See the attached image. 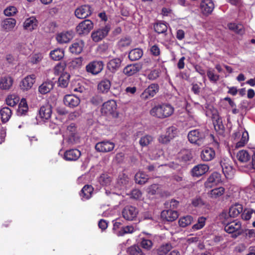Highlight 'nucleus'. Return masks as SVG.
I'll use <instances>...</instances> for the list:
<instances>
[{"label":"nucleus","mask_w":255,"mask_h":255,"mask_svg":"<svg viewBox=\"0 0 255 255\" xmlns=\"http://www.w3.org/2000/svg\"><path fill=\"white\" fill-rule=\"evenodd\" d=\"M174 112V108L171 105L164 103L153 107L150 111V114L155 118L164 119L172 116Z\"/></svg>","instance_id":"f257e3e1"},{"label":"nucleus","mask_w":255,"mask_h":255,"mask_svg":"<svg viewBox=\"0 0 255 255\" xmlns=\"http://www.w3.org/2000/svg\"><path fill=\"white\" fill-rule=\"evenodd\" d=\"M221 181V174L217 172H213L208 178L205 183V186L207 189L212 188L210 191H215L218 190L219 191H225V188L219 186L215 187Z\"/></svg>","instance_id":"f03ea898"},{"label":"nucleus","mask_w":255,"mask_h":255,"mask_svg":"<svg viewBox=\"0 0 255 255\" xmlns=\"http://www.w3.org/2000/svg\"><path fill=\"white\" fill-rule=\"evenodd\" d=\"M207 134V132L202 130L194 129L188 133V140L191 143L201 146L205 143Z\"/></svg>","instance_id":"7ed1b4c3"},{"label":"nucleus","mask_w":255,"mask_h":255,"mask_svg":"<svg viewBox=\"0 0 255 255\" xmlns=\"http://www.w3.org/2000/svg\"><path fill=\"white\" fill-rule=\"evenodd\" d=\"M224 230L227 233L233 234L232 237L234 238H236L244 233V230L242 228L241 222L237 220L227 224L225 226Z\"/></svg>","instance_id":"20e7f679"},{"label":"nucleus","mask_w":255,"mask_h":255,"mask_svg":"<svg viewBox=\"0 0 255 255\" xmlns=\"http://www.w3.org/2000/svg\"><path fill=\"white\" fill-rule=\"evenodd\" d=\"M94 24L90 19H85L81 21L76 27V30L79 35L87 34L93 29Z\"/></svg>","instance_id":"39448f33"},{"label":"nucleus","mask_w":255,"mask_h":255,"mask_svg":"<svg viewBox=\"0 0 255 255\" xmlns=\"http://www.w3.org/2000/svg\"><path fill=\"white\" fill-rule=\"evenodd\" d=\"M138 210L132 206H126L123 210L122 215L124 219L128 221H133L137 217Z\"/></svg>","instance_id":"423d86ee"},{"label":"nucleus","mask_w":255,"mask_h":255,"mask_svg":"<svg viewBox=\"0 0 255 255\" xmlns=\"http://www.w3.org/2000/svg\"><path fill=\"white\" fill-rule=\"evenodd\" d=\"M135 139L138 138L139 140V144L141 147H146L152 143L153 141L154 138L149 134H143V132L139 131L136 132L134 135Z\"/></svg>","instance_id":"0eeeda50"},{"label":"nucleus","mask_w":255,"mask_h":255,"mask_svg":"<svg viewBox=\"0 0 255 255\" xmlns=\"http://www.w3.org/2000/svg\"><path fill=\"white\" fill-rule=\"evenodd\" d=\"M104 63L102 61H93L86 67V71L93 75L100 73L103 69Z\"/></svg>","instance_id":"6e6552de"},{"label":"nucleus","mask_w":255,"mask_h":255,"mask_svg":"<svg viewBox=\"0 0 255 255\" xmlns=\"http://www.w3.org/2000/svg\"><path fill=\"white\" fill-rule=\"evenodd\" d=\"M92 13L91 7L88 4L82 5L77 8L75 10V16L79 19H84Z\"/></svg>","instance_id":"1a4fd4ad"},{"label":"nucleus","mask_w":255,"mask_h":255,"mask_svg":"<svg viewBox=\"0 0 255 255\" xmlns=\"http://www.w3.org/2000/svg\"><path fill=\"white\" fill-rule=\"evenodd\" d=\"M67 132L69 134L68 142L69 144H74L79 142V138L77 134V129L75 124L72 123L67 127Z\"/></svg>","instance_id":"9d476101"},{"label":"nucleus","mask_w":255,"mask_h":255,"mask_svg":"<svg viewBox=\"0 0 255 255\" xmlns=\"http://www.w3.org/2000/svg\"><path fill=\"white\" fill-rule=\"evenodd\" d=\"M110 30V26L106 25L102 28H99L93 31L91 34L93 40L96 42L101 41L108 35Z\"/></svg>","instance_id":"9b49d317"},{"label":"nucleus","mask_w":255,"mask_h":255,"mask_svg":"<svg viewBox=\"0 0 255 255\" xmlns=\"http://www.w3.org/2000/svg\"><path fill=\"white\" fill-rule=\"evenodd\" d=\"M159 87L158 84L153 83L150 84L144 90L141 95L142 99L146 100L149 98L154 97L159 91Z\"/></svg>","instance_id":"f8f14e48"},{"label":"nucleus","mask_w":255,"mask_h":255,"mask_svg":"<svg viewBox=\"0 0 255 255\" xmlns=\"http://www.w3.org/2000/svg\"><path fill=\"white\" fill-rule=\"evenodd\" d=\"M115 143L109 140H104L98 142L95 149L98 152H108L112 151L115 147Z\"/></svg>","instance_id":"ddd939ff"},{"label":"nucleus","mask_w":255,"mask_h":255,"mask_svg":"<svg viewBox=\"0 0 255 255\" xmlns=\"http://www.w3.org/2000/svg\"><path fill=\"white\" fill-rule=\"evenodd\" d=\"M117 109V104L115 101H108L103 104L101 112L103 114L114 115Z\"/></svg>","instance_id":"4468645a"},{"label":"nucleus","mask_w":255,"mask_h":255,"mask_svg":"<svg viewBox=\"0 0 255 255\" xmlns=\"http://www.w3.org/2000/svg\"><path fill=\"white\" fill-rule=\"evenodd\" d=\"M130 186L129 179L127 175L124 173L120 174L117 183V187L120 190H127Z\"/></svg>","instance_id":"2eb2a0df"},{"label":"nucleus","mask_w":255,"mask_h":255,"mask_svg":"<svg viewBox=\"0 0 255 255\" xmlns=\"http://www.w3.org/2000/svg\"><path fill=\"white\" fill-rule=\"evenodd\" d=\"M36 76L34 74L28 75L25 77L20 83L19 86L23 91L31 88L35 82Z\"/></svg>","instance_id":"dca6fc26"},{"label":"nucleus","mask_w":255,"mask_h":255,"mask_svg":"<svg viewBox=\"0 0 255 255\" xmlns=\"http://www.w3.org/2000/svg\"><path fill=\"white\" fill-rule=\"evenodd\" d=\"M63 102L65 106L73 108L79 105L80 100L74 95H66L64 97Z\"/></svg>","instance_id":"f3484780"},{"label":"nucleus","mask_w":255,"mask_h":255,"mask_svg":"<svg viewBox=\"0 0 255 255\" xmlns=\"http://www.w3.org/2000/svg\"><path fill=\"white\" fill-rule=\"evenodd\" d=\"M178 217V212L172 209L163 210L161 213V218L163 221L173 222L176 220Z\"/></svg>","instance_id":"a211bd4d"},{"label":"nucleus","mask_w":255,"mask_h":255,"mask_svg":"<svg viewBox=\"0 0 255 255\" xmlns=\"http://www.w3.org/2000/svg\"><path fill=\"white\" fill-rule=\"evenodd\" d=\"M142 67V64L141 63L129 64L124 68L123 72L125 75L130 76L139 72Z\"/></svg>","instance_id":"6ab92c4d"},{"label":"nucleus","mask_w":255,"mask_h":255,"mask_svg":"<svg viewBox=\"0 0 255 255\" xmlns=\"http://www.w3.org/2000/svg\"><path fill=\"white\" fill-rule=\"evenodd\" d=\"M172 249V246L170 243L163 244L158 247L152 251L153 255H166Z\"/></svg>","instance_id":"aec40b11"},{"label":"nucleus","mask_w":255,"mask_h":255,"mask_svg":"<svg viewBox=\"0 0 255 255\" xmlns=\"http://www.w3.org/2000/svg\"><path fill=\"white\" fill-rule=\"evenodd\" d=\"M200 8L203 14H211L214 8V4L212 0H202Z\"/></svg>","instance_id":"412c9836"},{"label":"nucleus","mask_w":255,"mask_h":255,"mask_svg":"<svg viewBox=\"0 0 255 255\" xmlns=\"http://www.w3.org/2000/svg\"><path fill=\"white\" fill-rule=\"evenodd\" d=\"M52 114V106L49 103L42 106L39 111L40 117L43 120H48Z\"/></svg>","instance_id":"4be33fe9"},{"label":"nucleus","mask_w":255,"mask_h":255,"mask_svg":"<svg viewBox=\"0 0 255 255\" xmlns=\"http://www.w3.org/2000/svg\"><path fill=\"white\" fill-rule=\"evenodd\" d=\"M81 152L77 149L66 150L64 154V158L67 161H76L81 156Z\"/></svg>","instance_id":"5701e85b"},{"label":"nucleus","mask_w":255,"mask_h":255,"mask_svg":"<svg viewBox=\"0 0 255 255\" xmlns=\"http://www.w3.org/2000/svg\"><path fill=\"white\" fill-rule=\"evenodd\" d=\"M215 129L218 132L222 133L225 129L222 120L218 114H213L212 117Z\"/></svg>","instance_id":"b1692460"},{"label":"nucleus","mask_w":255,"mask_h":255,"mask_svg":"<svg viewBox=\"0 0 255 255\" xmlns=\"http://www.w3.org/2000/svg\"><path fill=\"white\" fill-rule=\"evenodd\" d=\"M84 46V42L82 40H77L69 47L70 51L74 54H79L82 52Z\"/></svg>","instance_id":"393cba45"},{"label":"nucleus","mask_w":255,"mask_h":255,"mask_svg":"<svg viewBox=\"0 0 255 255\" xmlns=\"http://www.w3.org/2000/svg\"><path fill=\"white\" fill-rule=\"evenodd\" d=\"M209 170V166L206 164H198L192 170V174L194 177H199L205 174Z\"/></svg>","instance_id":"a878e982"},{"label":"nucleus","mask_w":255,"mask_h":255,"mask_svg":"<svg viewBox=\"0 0 255 255\" xmlns=\"http://www.w3.org/2000/svg\"><path fill=\"white\" fill-rule=\"evenodd\" d=\"M122 60L115 58L110 60L107 63V68L112 73L117 72L121 67Z\"/></svg>","instance_id":"bb28decb"},{"label":"nucleus","mask_w":255,"mask_h":255,"mask_svg":"<svg viewBox=\"0 0 255 255\" xmlns=\"http://www.w3.org/2000/svg\"><path fill=\"white\" fill-rule=\"evenodd\" d=\"M215 156L214 150L210 147H206L203 149L201 153V159L205 161L212 160Z\"/></svg>","instance_id":"cd10ccee"},{"label":"nucleus","mask_w":255,"mask_h":255,"mask_svg":"<svg viewBox=\"0 0 255 255\" xmlns=\"http://www.w3.org/2000/svg\"><path fill=\"white\" fill-rule=\"evenodd\" d=\"M243 211V205L239 203H235L230 207L229 214L231 217L235 218L242 213Z\"/></svg>","instance_id":"c85d7f7f"},{"label":"nucleus","mask_w":255,"mask_h":255,"mask_svg":"<svg viewBox=\"0 0 255 255\" xmlns=\"http://www.w3.org/2000/svg\"><path fill=\"white\" fill-rule=\"evenodd\" d=\"M13 79L9 76H5L0 79V89L2 90H8L13 84Z\"/></svg>","instance_id":"c756f323"},{"label":"nucleus","mask_w":255,"mask_h":255,"mask_svg":"<svg viewBox=\"0 0 255 255\" xmlns=\"http://www.w3.org/2000/svg\"><path fill=\"white\" fill-rule=\"evenodd\" d=\"M38 21L34 16L27 18L23 23L24 28L30 31L36 29Z\"/></svg>","instance_id":"7c9ffc66"},{"label":"nucleus","mask_w":255,"mask_h":255,"mask_svg":"<svg viewBox=\"0 0 255 255\" xmlns=\"http://www.w3.org/2000/svg\"><path fill=\"white\" fill-rule=\"evenodd\" d=\"M54 84L51 81H46L40 85L38 88V91L41 94L44 95L49 92L53 88Z\"/></svg>","instance_id":"2f4dec72"},{"label":"nucleus","mask_w":255,"mask_h":255,"mask_svg":"<svg viewBox=\"0 0 255 255\" xmlns=\"http://www.w3.org/2000/svg\"><path fill=\"white\" fill-rule=\"evenodd\" d=\"M220 165L224 175L226 177L229 178L233 172L232 166L229 164L226 159L222 160L220 162Z\"/></svg>","instance_id":"473e14b6"},{"label":"nucleus","mask_w":255,"mask_h":255,"mask_svg":"<svg viewBox=\"0 0 255 255\" xmlns=\"http://www.w3.org/2000/svg\"><path fill=\"white\" fill-rule=\"evenodd\" d=\"M111 86V81L107 79H104L99 83L98 90L102 93H107L109 91Z\"/></svg>","instance_id":"72a5a7b5"},{"label":"nucleus","mask_w":255,"mask_h":255,"mask_svg":"<svg viewBox=\"0 0 255 255\" xmlns=\"http://www.w3.org/2000/svg\"><path fill=\"white\" fill-rule=\"evenodd\" d=\"M11 110L6 107L2 108L0 110V119L2 123H5L8 121L11 116Z\"/></svg>","instance_id":"f704fd0d"},{"label":"nucleus","mask_w":255,"mask_h":255,"mask_svg":"<svg viewBox=\"0 0 255 255\" xmlns=\"http://www.w3.org/2000/svg\"><path fill=\"white\" fill-rule=\"evenodd\" d=\"M143 55V51L141 49L135 48L131 50L128 54V58L131 61L139 60Z\"/></svg>","instance_id":"c9c22d12"},{"label":"nucleus","mask_w":255,"mask_h":255,"mask_svg":"<svg viewBox=\"0 0 255 255\" xmlns=\"http://www.w3.org/2000/svg\"><path fill=\"white\" fill-rule=\"evenodd\" d=\"M100 184L103 186H108L110 185L112 179L109 174L104 173L102 174L98 179Z\"/></svg>","instance_id":"e433bc0d"},{"label":"nucleus","mask_w":255,"mask_h":255,"mask_svg":"<svg viewBox=\"0 0 255 255\" xmlns=\"http://www.w3.org/2000/svg\"><path fill=\"white\" fill-rule=\"evenodd\" d=\"M72 37L69 32L61 33L56 36V39L59 43H65L70 41Z\"/></svg>","instance_id":"4c0bfd02"},{"label":"nucleus","mask_w":255,"mask_h":255,"mask_svg":"<svg viewBox=\"0 0 255 255\" xmlns=\"http://www.w3.org/2000/svg\"><path fill=\"white\" fill-rule=\"evenodd\" d=\"M70 75L69 74L63 73L58 79L59 85L62 88H66L68 85Z\"/></svg>","instance_id":"58836bf2"},{"label":"nucleus","mask_w":255,"mask_h":255,"mask_svg":"<svg viewBox=\"0 0 255 255\" xmlns=\"http://www.w3.org/2000/svg\"><path fill=\"white\" fill-rule=\"evenodd\" d=\"M50 56L51 58L55 61H59L62 59L64 56V51L61 49H56L50 52Z\"/></svg>","instance_id":"ea45409f"},{"label":"nucleus","mask_w":255,"mask_h":255,"mask_svg":"<svg viewBox=\"0 0 255 255\" xmlns=\"http://www.w3.org/2000/svg\"><path fill=\"white\" fill-rule=\"evenodd\" d=\"M237 157L240 162H247L250 159L251 155L247 150H241L238 152Z\"/></svg>","instance_id":"a19ab883"},{"label":"nucleus","mask_w":255,"mask_h":255,"mask_svg":"<svg viewBox=\"0 0 255 255\" xmlns=\"http://www.w3.org/2000/svg\"><path fill=\"white\" fill-rule=\"evenodd\" d=\"M134 179L136 183L141 185L147 181L148 177L144 172H138L135 175Z\"/></svg>","instance_id":"79ce46f5"},{"label":"nucleus","mask_w":255,"mask_h":255,"mask_svg":"<svg viewBox=\"0 0 255 255\" xmlns=\"http://www.w3.org/2000/svg\"><path fill=\"white\" fill-rule=\"evenodd\" d=\"M16 24V20L12 18H8L5 19L3 21V27L7 30H9L13 28Z\"/></svg>","instance_id":"37998d69"},{"label":"nucleus","mask_w":255,"mask_h":255,"mask_svg":"<svg viewBox=\"0 0 255 255\" xmlns=\"http://www.w3.org/2000/svg\"><path fill=\"white\" fill-rule=\"evenodd\" d=\"M127 252L129 255H144L138 246L133 245L128 249Z\"/></svg>","instance_id":"c03bdc74"},{"label":"nucleus","mask_w":255,"mask_h":255,"mask_svg":"<svg viewBox=\"0 0 255 255\" xmlns=\"http://www.w3.org/2000/svg\"><path fill=\"white\" fill-rule=\"evenodd\" d=\"M192 221L193 218L191 216L188 215L180 218L178 223L180 227L184 228L190 225Z\"/></svg>","instance_id":"a18cd8bd"},{"label":"nucleus","mask_w":255,"mask_h":255,"mask_svg":"<svg viewBox=\"0 0 255 255\" xmlns=\"http://www.w3.org/2000/svg\"><path fill=\"white\" fill-rule=\"evenodd\" d=\"M134 231V229L132 226H127L123 227L116 234L118 236H123L126 234L132 233Z\"/></svg>","instance_id":"49530a36"},{"label":"nucleus","mask_w":255,"mask_h":255,"mask_svg":"<svg viewBox=\"0 0 255 255\" xmlns=\"http://www.w3.org/2000/svg\"><path fill=\"white\" fill-rule=\"evenodd\" d=\"M154 29L158 34L165 33L167 30V26L164 23H156L154 25Z\"/></svg>","instance_id":"de8ad7c7"},{"label":"nucleus","mask_w":255,"mask_h":255,"mask_svg":"<svg viewBox=\"0 0 255 255\" xmlns=\"http://www.w3.org/2000/svg\"><path fill=\"white\" fill-rule=\"evenodd\" d=\"M131 42V40L129 37H124L121 38L118 42L119 47L123 50L126 47L128 46Z\"/></svg>","instance_id":"09e8293b"},{"label":"nucleus","mask_w":255,"mask_h":255,"mask_svg":"<svg viewBox=\"0 0 255 255\" xmlns=\"http://www.w3.org/2000/svg\"><path fill=\"white\" fill-rule=\"evenodd\" d=\"M153 244V242L151 240L144 238L141 239L140 242L141 247L147 251L151 249Z\"/></svg>","instance_id":"8fccbe9b"},{"label":"nucleus","mask_w":255,"mask_h":255,"mask_svg":"<svg viewBox=\"0 0 255 255\" xmlns=\"http://www.w3.org/2000/svg\"><path fill=\"white\" fill-rule=\"evenodd\" d=\"M228 27L230 30H233L238 34H243V26L241 24H236L235 23H230L228 24Z\"/></svg>","instance_id":"3c124183"},{"label":"nucleus","mask_w":255,"mask_h":255,"mask_svg":"<svg viewBox=\"0 0 255 255\" xmlns=\"http://www.w3.org/2000/svg\"><path fill=\"white\" fill-rule=\"evenodd\" d=\"M253 213H255L254 210L252 209H246L242 214V218L243 220L248 221L251 218Z\"/></svg>","instance_id":"603ef678"},{"label":"nucleus","mask_w":255,"mask_h":255,"mask_svg":"<svg viewBox=\"0 0 255 255\" xmlns=\"http://www.w3.org/2000/svg\"><path fill=\"white\" fill-rule=\"evenodd\" d=\"M17 12V9L14 6H9L4 10V13L6 16H11L14 15Z\"/></svg>","instance_id":"864d4df0"},{"label":"nucleus","mask_w":255,"mask_h":255,"mask_svg":"<svg viewBox=\"0 0 255 255\" xmlns=\"http://www.w3.org/2000/svg\"><path fill=\"white\" fill-rule=\"evenodd\" d=\"M83 60L82 57L74 59L71 62V66H72L74 68H79L82 65Z\"/></svg>","instance_id":"5fc2aeb1"},{"label":"nucleus","mask_w":255,"mask_h":255,"mask_svg":"<svg viewBox=\"0 0 255 255\" xmlns=\"http://www.w3.org/2000/svg\"><path fill=\"white\" fill-rule=\"evenodd\" d=\"M207 75L209 80L214 83H216L219 79V75L215 74L214 72L211 70H208Z\"/></svg>","instance_id":"6e6d98bb"},{"label":"nucleus","mask_w":255,"mask_h":255,"mask_svg":"<svg viewBox=\"0 0 255 255\" xmlns=\"http://www.w3.org/2000/svg\"><path fill=\"white\" fill-rule=\"evenodd\" d=\"M177 133V128L174 127H169L166 130V134L168 135V136L171 139L175 137Z\"/></svg>","instance_id":"4d7b16f0"},{"label":"nucleus","mask_w":255,"mask_h":255,"mask_svg":"<svg viewBox=\"0 0 255 255\" xmlns=\"http://www.w3.org/2000/svg\"><path fill=\"white\" fill-rule=\"evenodd\" d=\"M18 102V100L17 98H13L12 95L8 96L6 99V104L10 107H13L16 105Z\"/></svg>","instance_id":"13d9d810"},{"label":"nucleus","mask_w":255,"mask_h":255,"mask_svg":"<svg viewBox=\"0 0 255 255\" xmlns=\"http://www.w3.org/2000/svg\"><path fill=\"white\" fill-rule=\"evenodd\" d=\"M181 162L185 163L186 162L190 161L192 158V154L189 151H186L185 154L179 157Z\"/></svg>","instance_id":"bf43d9fd"},{"label":"nucleus","mask_w":255,"mask_h":255,"mask_svg":"<svg viewBox=\"0 0 255 255\" xmlns=\"http://www.w3.org/2000/svg\"><path fill=\"white\" fill-rule=\"evenodd\" d=\"M205 218H201L198 220V222L194 224L192 229L194 230H198L202 228L205 225Z\"/></svg>","instance_id":"052dcab7"},{"label":"nucleus","mask_w":255,"mask_h":255,"mask_svg":"<svg viewBox=\"0 0 255 255\" xmlns=\"http://www.w3.org/2000/svg\"><path fill=\"white\" fill-rule=\"evenodd\" d=\"M42 56L41 54H35L31 56L30 61L33 64H37L42 60Z\"/></svg>","instance_id":"680f3d73"},{"label":"nucleus","mask_w":255,"mask_h":255,"mask_svg":"<svg viewBox=\"0 0 255 255\" xmlns=\"http://www.w3.org/2000/svg\"><path fill=\"white\" fill-rule=\"evenodd\" d=\"M159 76V72L157 70L151 71L148 75L147 78L150 80H155Z\"/></svg>","instance_id":"e2e57ef3"},{"label":"nucleus","mask_w":255,"mask_h":255,"mask_svg":"<svg viewBox=\"0 0 255 255\" xmlns=\"http://www.w3.org/2000/svg\"><path fill=\"white\" fill-rule=\"evenodd\" d=\"M150 53L154 56H158L160 54V50L157 45L152 46L150 49Z\"/></svg>","instance_id":"0e129e2a"},{"label":"nucleus","mask_w":255,"mask_h":255,"mask_svg":"<svg viewBox=\"0 0 255 255\" xmlns=\"http://www.w3.org/2000/svg\"><path fill=\"white\" fill-rule=\"evenodd\" d=\"M127 195L130 196V198L134 200H141L142 199V192H130L129 194Z\"/></svg>","instance_id":"69168bd1"},{"label":"nucleus","mask_w":255,"mask_h":255,"mask_svg":"<svg viewBox=\"0 0 255 255\" xmlns=\"http://www.w3.org/2000/svg\"><path fill=\"white\" fill-rule=\"evenodd\" d=\"M166 205L168 206H169L170 209L174 210L176 209L179 205V202L176 200L172 199L169 202H167Z\"/></svg>","instance_id":"338daca9"},{"label":"nucleus","mask_w":255,"mask_h":255,"mask_svg":"<svg viewBox=\"0 0 255 255\" xmlns=\"http://www.w3.org/2000/svg\"><path fill=\"white\" fill-rule=\"evenodd\" d=\"M192 88L191 91L195 94V95H199L201 91V87L197 83H193L192 84Z\"/></svg>","instance_id":"774afa93"}]
</instances>
